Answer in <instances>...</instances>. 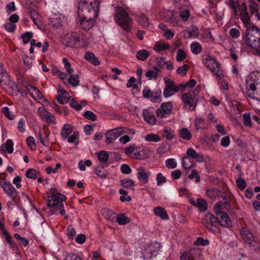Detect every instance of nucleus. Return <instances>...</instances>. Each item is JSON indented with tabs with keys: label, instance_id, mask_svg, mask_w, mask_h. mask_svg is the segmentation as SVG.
I'll list each match as a JSON object with an SVG mask.
<instances>
[{
	"label": "nucleus",
	"instance_id": "1",
	"mask_svg": "<svg viewBox=\"0 0 260 260\" xmlns=\"http://www.w3.org/2000/svg\"><path fill=\"white\" fill-rule=\"evenodd\" d=\"M240 19L244 26L246 27L245 34L242 36V40L247 45H248V41L250 39V36H254L255 40L260 37V28L255 25H250V19L247 12V7L245 4H243L239 8Z\"/></svg>",
	"mask_w": 260,
	"mask_h": 260
},
{
	"label": "nucleus",
	"instance_id": "2",
	"mask_svg": "<svg viewBox=\"0 0 260 260\" xmlns=\"http://www.w3.org/2000/svg\"><path fill=\"white\" fill-rule=\"evenodd\" d=\"M113 17L115 23L123 30L131 32L134 28V22L126 10L122 7H114Z\"/></svg>",
	"mask_w": 260,
	"mask_h": 260
},
{
	"label": "nucleus",
	"instance_id": "3",
	"mask_svg": "<svg viewBox=\"0 0 260 260\" xmlns=\"http://www.w3.org/2000/svg\"><path fill=\"white\" fill-rule=\"evenodd\" d=\"M245 86L247 95L260 101V72L256 71L250 73L246 78Z\"/></svg>",
	"mask_w": 260,
	"mask_h": 260
},
{
	"label": "nucleus",
	"instance_id": "4",
	"mask_svg": "<svg viewBox=\"0 0 260 260\" xmlns=\"http://www.w3.org/2000/svg\"><path fill=\"white\" fill-rule=\"evenodd\" d=\"M99 7L98 0H81L78 4V14L98 17Z\"/></svg>",
	"mask_w": 260,
	"mask_h": 260
},
{
	"label": "nucleus",
	"instance_id": "5",
	"mask_svg": "<svg viewBox=\"0 0 260 260\" xmlns=\"http://www.w3.org/2000/svg\"><path fill=\"white\" fill-rule=\"evenodd\" d=\"M202 62L215 76L220 79L224 77L223 71L220 64L215 58L208 55H204L202 57Z\"/></svg>",
	"mask_w": 260,
	"mask_h": 260
},
{
	"label": "nucleus",
	"instance_id": "6",
	"mask_svg": "<svg viewBox=\"0 0 260 260\" xmlns=\"http://www.w3.org/2000/svg\"><path fill=\"white\" fill-rule=\"evenodd\" d=\"M60 197L53 194L48 197L47 200V205L51 207L57 206L56 209L52 210L51 212L54 214H57L58 213L61 215L66 213L64 209L63 202L66 199V197L64 195L59 194Z\"/></svg>",
	"mask_w": 260,
	"mask_h": 260
},
{
	"label": "nucleus",
	"instance_id": "7",
	"mask_svg": "<svg viewBox=\"0 0 260 260\" xmlns=\"http://www.w3.org/2000/svg\"><path fill=\"white\" fill-rule=\"evenodd\" d=\"M198 87H196L193 90L182 94L181 99L184 103V106L186 109H188L189 111L191 112L196 108V103L197 101V96L198 91Z\"/></svg>",
	"mask_w": 260,
	"mask_h": 260
},
{
	"label": "nucleus",
	"instance_id": "8",
	"mask_svg": "<svg viewBox=\"0 0 260 260\" xmlns=\"http://www.w3.org/2000/svg\"><path fill=\"white\" fill-rule=\"evenodd\" d=\"M124 127L122 126L114 128L113 129L109 130L105 133L106 140L105 142L107 144H110L113 143V141L121 135L127 133V131H124Z\"/></svg>",
	"mask_w": 260,
	"mask_h": 260
},
{
	"label": "nucleus",
	"instance_id": "9",
	"mask_svg": "<svg viewBox=\"0 0 260 260\" xmlns=\"http://www.w3.org/2000/svg\"><path fill=\"white\" fill-rule=\"evenodd\" d=\"M27 93L36 101L39 103H42L43 105L48 104L42 93V92L36 87L32 85H27L26 87Z\"/></svg>",
	"mask_w": 260,
	"mask_h": 260
},
{
	"label": "nucleus",
	"instance_id": "10",
	"mask_svg": "<svg viewBox=\"0 0 260 260\" xmlns=\"http://www.w3.org/2000/svg\"><path fill=\"white\" fill-rule=\"evenodd\" d=\"M78 15L80 27L84 30L90 29L93 26L95 19L98 17L86 15Z\"/></svg>",
	"mask_w": 260,
	"mask_h": 260
},
{
	"label": "nucleus",
	"instance_id": "11",
	"mask_svg": "<svg viewBox=\"0 0 260 260\" xmlns=\"http://www.w3.org/2000/svg\"><path fill=\"white\" fill-rule=\"evenodd\" d=\"M0 186L3 188L5 192L12 199H15L18 195V191L14 187L10 182L0 178Z\"/></svg>",
	"mask_w": 260,
	"mask_h": 260
},
{
	"label": "nucleus",
	"instance_id": "12",
	"mask_svg": "<svg viewBox=\"0 0 260 260\" xmlns=\"http://www.w3.org/2000/svg\"><path fill=\"white\" fill-rule=\"evenodd\" d=\"M64 19V16L60 13L52 14L49 18V24L55 28H59L62 25Z\"/></svg>",
	"mask_w": 260,
	"mask_h": 260
},
{
	"label": "nucleus",
	"instance_id": "13",
	"mask_svg": "<svg viewBox=\"0 0 260 260\" xmlns=\"http://www.w3.org/2000/svg\"><path fill=\"white\" fill-rule=\"evenodd\" d=\"M240 234L243 239L250 246L254 247V241L252 234L245 228L242 229Z\"/></svg>",
	"mask_w": 260,
	"mask_h": 260
},
{
	"label": "nucleus",
	"instance_id": "14",
	"mask_svg": "<svg viewBox=\"0 0 260 260\" xmlns=\"http://www.w3.org/2000/svg\"><path fill=\"white\" fill-rule=\"evenodd\" d=\"M199 35V31L198 27L192 25L190 28L185 30L183 32V36L185 38H196Z\"/></svg>",
	"mask_w": 260,
	"mask_h": 260
},
{
	"label": "nucleus",
	"instance_id": "15",
	"mask_svg": "<svg viewBox=\"0 0 260 260\" xmlns=\"http://www.w3.org/2000/svg\"><path fill=\"white\" fill-rule=\"evenodd\" d=\"M218 222L221 226L226 228H230L232 225L231 220L226 212H220Z\"/></svg>",
	"mask_w": 260,
	"mask_h": 260
},
{
	"label": "nucleus",
	"instance_id": "16",
	"mask_svg": "<svg viewBox=\"0 0 260 260\" xmlns=\"http://www.w3.org/2000/svg\"><path fill=\"white\" fill-rule=\"evenodd\" d=\"M137 177L139 181L145 183L148 182V178L150 172L146 171L143 167H140L137 169Z\"/></svg>",
	"mask_w": 260,
	"mask_h": 260
},
{
	"label": "nucleus",
	"instance_id": "17",
	"mask_svg": "<svg viewBox=\"0 0 260 260\" xmlns=\"http://www.w3.org/2000/svg\"><path fill=\"white\" fill-rule=\"evenodd\" d=\"M164 19L166 21L171 23L173 26L177 25L179 22V18L174 16V12L172 11H167Z\"/></svg>",
	"mask_w": 260,
	"mask_h": 260
},
{
	"label": "nucleus",
	"instance_id": "18",
	"mask_svg": "<svg viewBox=\"0 0 260 260\" xmlns=\"http://www.w3.org/2000/svg\"><path fill=\"white\" fill-rule=\"evenodd\" d=\"M160 70L157 67H154L152 69H149L145 73V76L149 80H156L158 76V73Z\"/></svg>",
	"mask_w": 260,
	"mask_h": 260
},
{
	"label": "nucleus",
	"instance_id": "19",
	"mask_svg": "<svg viewBox=\"0 0 260 260\" xmlns=\"http://www.w3.org/2000/svg\"><path fill=\"white\" fill-rule=\"evenodd\" d=\"M186 154L189 158L195 159L197 161L201 162L203 161V156L202 154L197 153L192 148H189L186 151Z\"/></svg>",
	"mask_w": 260,
	"mask_h": 260
},
{
	"label": "nucleus",
	"instance_id": "20",
	"mask_svg": "<svg viewBox=\"0 0 260 260\" xmlns=\"http://www.w3.org/2000/svg\"><path fill=\"white\" fill-rule=\"evenodd\" d=\"M179 90V87L177 86L165 87L163 91L164 96L168 98L174 95Z\"/></svg>",
	"mask_w": 260,
	"mask_h": 260
},
{
	"label": "nucleus",
	"instance_id": "21",
	"mask_svg": "<svg viewBox=\"0 0 260 260\" xmlns=\"http://www.w3.org/2000/svg\"><path fill=\"white\" fill-rule=\"evenodd\" d=\"M79 46L83 47L90 44L91 38L88 33L80 35L79 37Z\"/></svg>",
	"mask_w": 260,
	"mask_h": 260
},
{
	"label": "nucleus",
	"instance_id": "22",
	"mask_svg": "<svg viewBox=\"0 0 260 260\" xmlns=\"http://www.w3.org/2000/svg\"><path fill=\"white\" fill-rule=\"evenodd\" d=\"M170 45L167 43H165L161 41L156 42L153 47V50L157 53H160L161 51L169 49Z\"/></svg>",
	"mask_w": 260,
	"mask_h": 260
},
{
	"label": "nucleus",
	"instance_id": "23",
	"mask_svg": "<svg viewBox=\"0 0 260 260\" xmlns=\"http://www.w3.org/2000/svg\"><path fill=\"white\" fill-rule=\"evenodd\" d=\"M67 42L70 46L77 45L79 46V37L77 34L73 33L66 37Z\"/></svg>",
	"mask_w": 260,
	"mask_h": 260
},
{
	"label": "nucleus",
	"instance_id": "24",
	"mask_svg": "<svg viewBox=\"0 0 260 260\" xmlns=\"http://www.w3.org/2000/svg\"><path fill=\"white\" fill-rule=\"evenodd\" d=\"M79 83V77L77 75L73 74L64 81V83L68 86L75 87L78 85Z\"/></svg>",
	"mask_w": 260,
	"mask_h": 260
},
{
	"label": "nucleus",
	"instance_id": "25",
	"mask_svg": "<svg viewBox=\"0 0 260 260\" xmlns=\"http://www.w3.org/2000/svg\"><path fill=\"white\" fill-rule=\"evenodd\" d=\"M148 157V152L146 150H139L138 149L133 153V158L138 160H142Z\"/></svg>",
	"mask_w": 260,
	"mask_h": 260
},
{
	"label": "nucleus",
	"instance_id": "26",
	"mask_svg": "<svg viewBox=\"0 0 260 260\" xmlns=\"http://www.w3.org/2000/svg\"><path fill=\"white\" fill-rule=\"evenodd\" d=\"M150 55V52L146 49H141L138 51L136 54V57L141 61L146 60Z\"/></svg>",
	"mask_w": 260,
	"mask_h": 260
},
{
	"label": "nucleus",
	"instance_id": "27",
	"mask_svg": "<svg viewBox=\"0 0 260 260\" xmlns=\"http://www.w3.org/2000/svg\"><path fill=\"white\" fill-rule=\"evenodd\" d=\"M86 60L93 64L94 66L100 64V62L98 58L91 52H87L84 55Z\"/></svg>",
	"mask_w": 260,
	"mask_h": 260
},
{
	"label": "nucleus",
	"instance_id": "28",
	"mask_svg": "<svg viewBox=\"0 0 260 260\" xmlns=\"http://www.w3.org/2000/svg\"><path fill=\"white\" fill-rule=\"evenodd\" d=\"M72 126L70 124H66L61 129L60 135L64 139H66L72 133Z\"/></svg>",
	"mask_w": 260,
	"mask_h": 260
},
{
	"label": "nucleus",
	"instance_id": "29",
	"mask_svg": "<svg viewBox=\"0 0 260 260\" xmlns=\"http://www.w3.org/2000/svg\"><path fill=\"white\" fill-rule=\"evenodd\" d=\"M173 108V106L171 102H167L162 103L160 107L161 113L162 114H170Z\"/></svg>",
	"mask_w": 260,
	"mask_h": 260
},
{
	"label": "nucleus",
	"instance_id": "30",
	"mask_svg": "<svg viewBox=\"0 0 260 260\" xmlns=\"http://www.w3.org/2000/svg\"><path fill=\"white\" fill-rule=\"evenodd\" d=\"M154 211L155 214L157 216L160 217L162 219H167L169 218V216L164 208L161 207H157L154 208Z\"/></svg>",
	"mask_w": 260,
	"mask_h": 260
},
{
	"label": "nucleus",
	"instance_id": "31",
	"mask_svg": "<svg viewBox=\"0 0 260 260\" xmlns=\"http://www.w3.org/2000/svg\"><path fill=\"white\" fill-rule=\"evenodd\" d=\"M121 185L125 188L129 189L131 188L133 190H134L133 186L134 185V182L131 179H121L120 181Z\"/></svg>",
	"mask_w": 260,
	"mask_h": 260
},
{
	"label": "nucleus",
	"instance_id": "32",
	"mask_svg": "<svg viewBox=\"0 0 260 260\" xmlns=\"http://www.w3.org/2000/svg\"><path fill=\"white\" fill-rule=\"evenodd\" d=\"M182 164L185 169H190L194 165V163H193L191 158L187 156L183 157Z\"/></svg>",
	"mask_w": 260,
	"mask_h": 260
},
{
	"label": "nucleus",
	"instance_id": "33",
	"mask_svg": "<svg viewBox=\"0 0 260 260\" xmlns=\"http://www.w3.org/2000/svg\"><path fill=\"white\" fill-rule=\"evenodd\" d=\"M2 149L4 151H7L9 153H12L13 151V142L11 139L7 140L5 144L2 146Z\"/></svg>",
	"mask_w": 260,
	"mask_h": 260
},
{
	"label": "nucleus",
	"instance_id": "34",
	"mask_svg": "<svg viewBox=\"0 0 260 260\" xmlns=\"http://www.w3.org/2000/svg\"><path fill=\"white\" fill-rule=\"evenodd\" d=\"M220 190L216 188H209L206 190V195L211 199H214L220 195Z\"/></svg>",
	"mask_w": 260,
	"mask_h": 260
},
{
	"label": "nucleus",
	"instance_id": "35",
	"mask_svg": "<svg viewBox=\"0 0 260 260\" xmlns=\"http://www.w3.org/2000/svg\"><path fill=\"white\" fill-rule=\"evenodd\" d=\"M30 16L34 23L39 25L42 21L41 16L37 11L33 10L30 12Z\"/></svg>",
	"mask_w": 260,
	"mask_h": 260
},
{
	"label": "nucleus",
	"instance_id": "36",
	"mask_svg": "<svg viewBox=\"0 0 260 260\" xmlns=\"http://www.w3.org/2000/svg\"><path fill=\"white\" fill-rule=\"evenodd\" d=\"M86 101H82L80 103H78L76 101L74 100H72L70 102V106L77 111H80L83 107L85 106L86 105Z\"/></svg>",
	"mask_w": 260,
	"mask_h": 260
},
{
	"label": "nucleus",
	"instance_id": "37",
	"mask_svg": "<svg viewBox=\"0 0 260 260\" xmlns=\"http://www.w3.org/2000/svg\"><path fill=\"white\" fill-rule=\"evenodd\" d=\"M116 221L120 225H125L128 223L130 220L124 214H119L117 215L116 218Z\"/></svg>",
	"mask_w": 260,
	"mask_h": 260
},
{
	"label": "nucleus",
	"instance_id": "38",
	"mask_svg": "<svg viewBox=\"0 0 260 260\" xmlns=\"http://www.w3.org/2000/svg\"><path fill=\"white\" fill-rule=\"evenodd\" d=\"M41 119L48 123L56 124V119L54 115H40Z\"/></svg>",
	"mask_w": 260,
	"mask_h": 260
},
{
	"label": "nucleus",
	"instance_id": "39",
	"mask_svg": "<svg viewBox=\"0 0 260 260\" xmlns=\"http://www.w3.org/2000/svg\"><path fill=\"white\" fill-rule=\"evenodd\" d=\"M196 207H198L201 211H206L207 209V202L203 199L198 198L197 200Z\"/></svg>",
	"mask_w": 260,
	"mask_h": 260
},
{
	"label": "nucleus",
	"instance_id": "40",
	"mask_svg": "<svg viewBox=\"0 0 260 260\" xmlns=\"http://www.w3.org/2000/svg\"><path fill=\"white\" fill-rule=\"evenodd\" d=\"M105 166H98L94 171L95 173L103 178H105L107 176V173L104 170Z\"/></svg>",
	"mask_w": 260,
	"mask_h": 260
},
{
	"label": "nucleus",
	"instance_id": "41",
	"mask_svg": "<svg viewBox=\"0 0 260 260\" xmlns=\"http://www.w3.org/2000/svg\"><path fill=\"white\" fill-rule=\"evenodd\" d=\"M44 134L45 135V139L47 140L46 141H45V139L43 137V132L41 130L39 131L38 134V136L40 141L41 143L44 145V146H47L49 144L48 141V136L49 134L46 132L45 130L44 131Z\"/></svg>",
	"mask_w": 260,
	"mask_h": 260
},
{
	"label": "nucleus",
	"instance_id": "42",
	"mask_svg": "<svg viewBox=\"0 0 260 260\" xmlns=\"http://www.w3.org/2000/svg\"><path fill=\"white\" fill-rule=\"evenodd\" d=\"M180 136L181 138L186 140L191 138V134L187 128H183L180 130Z\"/></svg>",
	"mask_w": 260,
	"mask_h": 260
},
{
	"label": "nucleus",
	"instance_id": "43",
	"mask_svg": "<svg viewBox=\"0 0 260 260\" xmlns=\"http://www.w3.org/2000/svg\"><path fill=\"white\" fill-rule=\"evenodd\" d=\"M190 49L194 54L200 53L202 51L201 45L198 42H193L190 44Z\"/></svg>",
	"mask_w": 260,
	"mask_h": 260
},
{
	"label": "nucleus",
	"instance_id": "44",
	"mask_svg": "<svg viewBox=\"0 0 260 260\" xmlns=\"http://www.w3.org/2000/svg\"><path fill=\"white\" fill-rule=\"evenodd\" d=\"M98 157L101 162L104 163L108 160L109 154L107 151L102 150L98 153Z\"/></svg>",
	"mask_w": 260,
	"mask_h": 260
},
{
	"label": "nucleus",
	"instance_id": "45",
	"mask_svg": "<svg viewBox=\"0 0 260 260\" xmlns=\"http://www.w3.org/2000/svg\"><path fill=\"white\" fill-rule=\"evenodd\" d=\"M144 120L150 125H154L156 122V117L154 115H142Z\"/></svg>",
	"mask_w": 260,
	"mask_h": 260
},
{
	"label": "nucleus",
	"instance_id": "46",
	"mask_svg": "<svg viewBox=\"0 0 260 260\" xmlns=\"http://www.w3.org/2000/svg\"><path fill=\"white\" fill-rule=\"evenodd\" d=\"M39 172L35 169H29L26 172L25 175L28 178L36 179L37 178V174Z\"/></svg>",
	"mask_w": 260,
	"mask_h": 260
},
{
	"label": "nucleus",
	"instance_id": "47",
	"mask_svg": "<svg viewBox=\"0 0 260 260\" xmlns=\"http://www.w3.org/2000/svg\"><path fill=\"white\" fill-rule=\"evenodd\" d=\"M189 68V67L187 64H183L177 68L176 70V73L182 76H185Z\"/></svg>",
	"mask_w": 260,
	"mask_h": 260
},
{
	"label": "nucleus",
	"instance_id": "48",
	"mask_svg": "<svg viewBox=\"0 0 260 260\" xmlns=\"http://www.w3.org/2000/svg\"><path fill=\"white\" fill-rule=\"evenodd\" d=\"M119 192L120 194L123 195L120 197V200L121 202H129L131 200V198L130 197V196H127L128 192L125 190L123 189H120L119 190Z\"/></svg>",
	"mask_w": 260,
	"mask_h": 260
},
{
	"label": "nucleus",
	"instance_id": "49",
	"mask_svg": "<svg viewBox=\"0 0 260 260\" xmlns=\"http://www.w3.org/2000/svg\"><path fill=\"white\" fill-rule=\"evenodd\" d=\"M226 5H228L234 12L235 15L237 14V6L239 5L238 2H234V0H226L225 2Z\"/></svg>",
	"mask_w": 260,
	"mask_h": 260
},
{
	"label": "nucleus",
	"instance_id": "50",
	"mask_svg": "<svg viewBox=\"0 0 260 260\" xmlns=\"http://www.w3.org/2000/svg\"><path fill=\"white\" fill-rule=\"evenodd\" d=\"M139 23L144 27H147L149 24V22L147 17L144 15H140L138 18Z\"/></svg>",
	"mask_w": 260,
	"mask_h": 260
},
{
	"label": "nucleus",
	"instance_id": "51",
	"mask_svg": "<svg viewBox=\"0 0 260 260\" xmlns=\"http://www.w3.org/2000/svg\"><path fill=\"white\" fill-rule=\"evenodd\" d=\"M145 140L148 142H157L160 141V138L156 134H149L145 136Z\"/></svg>",
	"mask_w": 260,
	"mask_h": 260
},
{
	"label": "nucleus",
	"instance_id": "52",
	"mask_svg": "<svg viewBox=\"0 0 260 260\" xmlns=\"http://www.w3.org/2000/svg\"><path fill=\"white\" fill-rule=\"evenodd\" d=\"M194 245L206 246L209 244V241L207 239H204L202 237H198L193 243Z\"/></svg>",
	"mask_w": 260,
	"mask_h": 260
},
{
	"label": "nucleus",
	"instance_id": "53",
	"mask_svg": "<svg viewBox=\"0 0 260 260\" xmlns=\"http://www.w3.org/2000/svg\"><path fill=\"white\" fill-rule=\"evenodd\" d=\"M62 62L64 64V67L66 69L67 72L69 74H71L74 72V70L72 68H71V64L69 62L68 60L66 58H63L62 59Z\"/></svg>",
	"mask_w": 260,
	"mask_h": 260
},
{
	"label": "nucleus",
	"instance_id": "54",
	"mask_svg": "<svg viewBox=\"0 0 260 260\" xmlns=\"http://www.w3.org/2000/svg\"><path fill=\"white\" fill-rule=\"evenodd\" d=\"M190 11L188 9H183L180 12L179 16L182 20L186 21L190 17Z\"/></svg>",
	"mask_w": 260,
	"mask_h": 260
},
{
	"label": "nucleus",
	"instance_id": "55",
	"mask_svg": "<svg viewBox=\"0 0 260 260\" xmlns=\"http://www.w3.org/2000/svg\"><path fill=\"white\" fill-rule=\"evenodd\" d=\"M236 183L238 188L240 190H243L246 186V183L244 179L238 178L236 179Z\"/></svg>",
	"mask_w": 260,
	"mask_h": 260
},
{
	"label": "nucleus",
	"instance_id": "56",
	"mask_svg": "<svg viewBox=\"0 0 260 260\" xmlns=\"http://www.w3.org/2000/svg\"><path fill=\"white\" fill-rule=\"evenodd\" d=\"M177 165V164L174 158H169L166 160V166L169 169L175 168Z\"/></svg>",
	"mask_w": 260,
	"mask_h": 260
},
{
	"label": "nucleus",
	"instance_id": "57",
	"mask_svg": "<svg viewBox=\"0 0 260 260\" xmlns=\"http://www.w3.org/2000/svg\"><path fill=\"white\" fill-rule=\"evenodd\" d=\"M34 58L32 57H29L26 55H24L23 57V61L24 65L28 68H30L33 63Z\"/></svg>",
	"mask_w": 260,
	"mask_h": 260
},
{
	"label": "nucleus",
	"instance_id": "58",
	"mask_svg": "<svg viewBox=\"0 0 260 260\" xmlns=\"http://www.w3.org/2000/svg\"><path fill=\"white\" fill-rule=\"evenodd\" d=\"M186 57V53L184 50L179 49L177 52L176 60L177 61H183Z\"/></svg>",
	"mask_w": 260,
	"mask_h": 260
},
{
	"label": "nucleus",
	"instance_id": "59",
	"mask_svg": "<svg viewBox=\"0 0 260 260\" xmlns=\"http://www.w3.org/2000/svg\"><path fill=\"white\" fill-rule=\"evenodd\" d=\"M138 148L135 147V145H131L125 149V153L128 156H132L133 153Z\"/></svg>",
	"mask_w": 260,
	"mask_h": 260
},
{
	"label": "nucleus",
	"instance_id": "60",
	"mask_svg": "<svg viewBox=\"0 0 260 260\" xmlns=\"http://www.w3.org/2000/svg\"><path fill=\"white\" fill-rule=\"evenodd\" d=\"M197 84V82L194 79H190L186 84L182 85V91H184L186 88H192L194 87Z\"/></svg>",
	"mask_w": 260,
	"mask_h": 260
},
{
	"label": "nucleus",
	"instance_id": "61",
	"mask_svg": "<svg viewBox=\"0 0 260 260\" xmlns=\"http://www.w3.org/2000/svg\"><path fill=\"white\" fill-rule=\"evenodd\" d=\"M188 178L189 179L195 178L196 182L199 183L200 182V177L199 175L198 174L196 170H192L191 171V173L188 176Z\"/></svg>",
	"mask_w": 260,
	"mask_h": 260
},
{
	"label": "nucleus",
	"instance_id": "62",
	"mask_svg": "<svg viewBox=\"0 0 260 260\" xmlns=\"http://www.w3.org/2000/svg\"><path fill=\"white\" fill-rule=\"evenodd\" d=\"M31 38L32 33L29 32H26L21 36V38L24 44L28 43L30 41Z\"/></svg>",
	"mask_w": 260,
	"mask_h": 260
},
{
	"label": "nucleus",
	"instance_id": "63",
	"mask_svg": "<svg viewBox=\"0 0 260 260\" xmlns=\"http://www.w3.org/2000/svg\"><path fill=\"white\" fill-rule=\"evenodd\" d=\"M76 235L75 230L70 225L67 229V236L70 239H72Z\"/></svg>",
	"mask_w": 260,
	"mask_h": 260
},
{
	"label": "nucleus",
	"instance_id": "64",
	"mask_svg": "<svg viewBox=\"0 0 260 260\" xmlns=\"http://www.w3.org/2000/svg\"><path fill=\"white\" fill-rule=\"evenodd\" d=\"M163 136L167 139L171 140L174 137L172 131L168 130V129H164L163 131Z\"/></svg>",
	"mask_w": 260,
	"mask_h": 260
}]
</instances>
